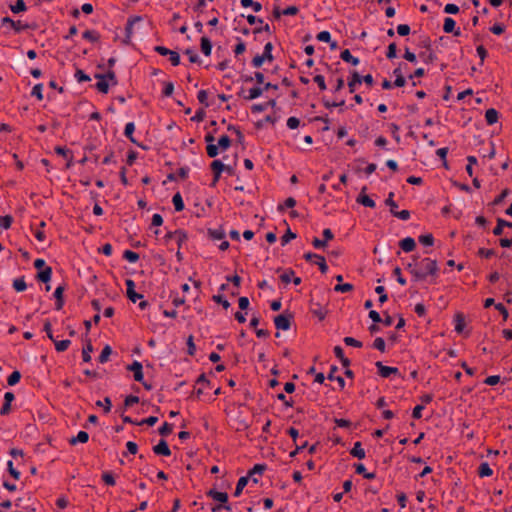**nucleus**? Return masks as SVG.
I'll return each instance as SVG.
<instances>
[{"mask_svg": "<svg viewBox=\"0 0 512 512\" xmlns=\"http://www.w3.org/2000/svg\"><path fill=\"white\" fill-rule=\"evenodd\" d=\"M406 269L413 276L414 281H424L428 276H436L438 272L437 262L431 258H423L413 256L412 262L408 263Z\"/></svg>", "mask_w": 512, "mask_h": 512, "instance_id": "obj_1", "label": "nucleus"}, {"mask_svg": "<svg viewBox=\"0 0 512 512\" xmlns=\"http://www.w3.org/2000/svg\"><path fill=\"white\" fill-rule=\"evenodd\" d=\"M117 81L113 71H108L105 74L98 73V91L107 93L110 86L116 85Z\"/></svg>", "mask_w": 512, "mask_h": 512, "instance_id": "obj_2", "label": "nucleus"}, {"mask_svg": "<svg viewBox=\"0 0 512 512\" xmlns=\"http://www.w3.org/2000/svg\"><path fill=\"white\" fill-rule=\"evenodd\" d=\"M272 49H273L272 43L271 42L266 43L265 46H264L263 53L261 55H256L252 59V65L255 68H259L264 63V61L271 62L273 60Z\"/></svg>", "mask_w": 512, "mask_h": 512, "instance_id": "obj_3", "label": "nucleus"}, {"mask_svg": "<svg viewBox=\"0 0 512 512\" xmlns=\"http://www.w3.org/2000/svg\"><path fill=\"white\" fill-rule=\"evenodd\" d=\"M292 316L290 314H280L275 317L274 323L278 330H288L290 328Z\"/></svg>", "mask_w": 512, "mask_h": 512, "instance_id": "obj_4", "label": "nucleus"}, {"mask_svg": "<svg viewBox=\"0 0 512 512\" xmlns=\"http://www.w3.org/2000/svg\"><path fill=\"white\" fill-rule=\"evenodd\" d=\"M305 259L308 261H314V264H317L322 273H326L328 270V266L326 264L325 258L321 255L314 253H307L304 255Z\"/></svg>", "mask_w": 512, "mask_h": 512, "instance_id": "obj_5", "label": "nucleus"}, {"mask_svg": "<svg viewBox=\"0 0 512 512\" xmlns=\"http://www.w3.org/2000/svg\"><path fill=\"white\" fill-rule=\"evenodd\" d=\"M376 367L378 369V372L379 374L384 377V378H388L390 377L392 374H396L398 373V369L395 368V367H389V366H385L382 364V362L378 361L376 362Z\"/></svg>", "mask_w": 512, "mask_h": 512, "instance_id": "obj_6", "label": "nucleus"}, {"mask_svg": "<svg viewBox=\"0 0 512 512\" xmlns=\"http://www.w3.org/2000/svg\"><path fill=\"white\" fill-rule=\"evenodd\" d=\"M153 452L162 456L171 455V450L165 440H160L159 443L153 447Z\"/></svg>", "mask_w": 512, "mask_h": 512, "instance_id": "obj_7", "label": "nucleus"}, {"mask_svg": "<svg viewBox=\"0 0 512 512\" xmlns=\"http://www.w3.org/2000/svg\"><path fill=\"white\" fill-rule=\"evenodd\" d=\"M126 287H127V297L133 303H135L138 299H141L143 297L141 294H138L135 292V290H134L135 284L132 280H130V279L126 280Z\"/></svg>", "mask_w": 512, "mask_h": 512, "instance_id": "obj_8", "label": "nucleus"}, {"mask_svg": "<svg viewBox=\"0 0 512 512\" xmlns=\"http://www.w3.org/2000/svg\"><path fill=\"white\" fill-rule=\"evenodd\" d=\"M168 239L175 240L177 245L181 247L182 243L186 241L187 236L182 230H176L166 235Z\"/></svg>", "mask_w": 512, "mask_h": 512, "instance_id": "obj_9", "label": "nucleus"}, {"mask_svg": "<svg viewBox=\"0 0 512 512\" xmlns=\"http://www.w3.org/2000/svg\"><path fill=\"white\" fill-rule=\"evenodd\" d=\"M207 496L212 498L215 501L226 504L228 501V494L225 492H219L214 489H211L207 492Z\"/></svg>", "mask_w": 512, "mask_h": 512, "instance_id": "obj_10", "label": "nucleus"}, {"mask_svg": "<svg viewBox=\"0 0 512 512\" xmlns=\"http://www.w3.org/2000/svg\"><path fill=\"white\" fill-rule=\"evenodd\" d=\"M128 368L134 373L135 381L141 382L143 380L142 364L140 362L135 361Z\"/></svg>", "mask_w": 512, "mask_h": 512, "instance_id": "obj_11", "label": "nucleus"}, {"mask_svg": "<svg viewBox=\"0 0 512 512\" xmlns=\"http://www.w3.org/2000/svg\"><path fill=\"white\" fill-rule=\"evenodd\" d=\"M401 249L405 252H411L415 249L416 243L412 237H406L399 242Z\"/></svg>", "mask_w": 512, "mask_h": 512, "instance_id": "obj_12", "label": "nucleus"}, {"mask_svg": "<svg viewBox=\"0 0 512 512\" xmlns=\"http://www.w3.org/2000/svg\"><path fill=\"white\" fill-rule=\"evenodd\" d=\"M365 188L362 189L361 194L357 198V202L362 204L363 206L374 208L375 202L368 195L364 194Z\"/></svg>", "mask_w": 512, "mask_h": 512, "instance_id": "obj_13", "label": "nucleus"}, {"mask_svg": "<svg viewBox=\"0 0 512 512\" xmlns=\"http://www.w3.org/2000/svg\"><path fill=\"white\" fill-rule=\"evenodd\" d=\"M340 57L343 61L351 63L354 66L359 64V59L352 56V54L350 53V51L348 49H345L344 51H342Z\"/></svg>", "mask_w": 512, "mask_h": 512, "instance_id": "obj_14", "label": "nucleus"}, {"mask_svg": "<svg viewBox=\"0 0 512 512\" xmlns=\"http://www.w3.org/2000/svg\"><path fill=\"white\" fill-rule=\"evenodd\" d=\"M277 272L280 273V279L284 284H289L292 281V277L294 276V271L291 269L281 270L278 269Z\"/></svg>", "mask_w": 512, "mask_h": 512, "instance_id": "obj_15", "label": "nucleus"}, {"mask_svg": "<svg viewBox=\"0 0 512 512\" xmlns=\"http://www.w3.org/2000/svg\"><path fill=\"white\" fill-rule=\"evenodd\" d=\"M336 371H337V367L332 366L330 369V373L328 374V379L336 380L340 389H343L345 387V380L341 376L334 375Z\"/></svg>", "mask_w": 512, "mask_h": 512, "instance_id": "obj_16", "label": "nucleus"}, {"mask_svg": "<svg viewBox=\"0 0 512 512\" xmlns=\"http://www.w3.org/2000/svg\"><path fill=\"white\" fill-rule=\"evenodd\" d=\"M362 77L359 75L358 72L354 71L352 73L351 80L348 82V87L351 93L355 91V87L357 84H361Z\"/></svg>", "mask_w": 512, "mask_h": 512, "instance_id": "obj_17", "label": "nucleus"}, {"mask_svg": "<svg viewBox=\"0 0 512 512\" xmlns=\"http://www.w3.org/2000/svg\"><path fill=\"white\" fill-rule=\"evenodd\" d=\"M89 439V435L85 431H80L76 437L70 439L71 445H76L77 443H86Z\"/></svg>", "mask_w": 512, "mask_h": 512, "instance_id": "obj_18", "label": "nucleus"}, {"mask_svg": "<svg viewBox=\"0 0 512 512\" xmlns=\"http://www.w3.org/2000/svg\"><path fill=\"white\" fill-rule=\"evenodd\" d=\"M350 453L352 456H354L358 459L365 458V450L362 448V445L360 442H356L354 444V447L352 448Z\"/></svg>", "mask_w": 512, "mask_h": 512, "instance_id": "obj_19", "label": "nucleus"}, {"mask_svg": "<svg viewBox=\"0 0 512 512\" xmlns=\"http://www.w3.org/2000/svg\"><path fill=\"white\" fill-rule=\"evenodd\" d=\"M2 22L3 23H9L12 26V28L15 29L16 31H20L22 29L28 28L27 24H22L21 21H14V20H12L9 17L3 18Z\"/></svg>", "mask_w": 512, "mask_h": 512, "instance_id": "obj_20", "label": "nucleus"}, {"mask_svg": "<svg viewBox=\"0 0 512 512\" xmlns=\"http://www.w3.org/2000/svg\"><path fill=\"white\" fill-rule=\"evenodd\" d=\"M485 119L489 125L496 123L498 120V112L493 108L488 109L485 113Z\"/></svg>", "mask_w": 512, "mask_h": 512, "instance_id": "obj_21", "label": "nucleus"}, {"mask_svg": "<svg viewBox=\"0 0 512 512\" xmlns=\"http://www.w3.org/2000/svg\"><path fill=\"white\" fill-rule=\"evenodd\" d=\"M478 474L480 477H489L493 474V470L490 468L487 462H483L479 466Z\"/></svg>", "mask_w": 512, "mask_h": 512, "instance_id": "obj_22", "label": "nucleus"}, {"mask_svg": "<svg viewBox=\"0 0 512 512\" xmlns=\"http://www.w3.org/2000/svg\"><path fill=\"white\" fill-rule=\"evenodd\" d=\"M212 44L211 41L207 37L201 38V51L205 56H209L211 54Z\"/></svg>", "mask_w": 512, "mask_h": 512, "instance_id": "obj_23", "label": "nucleus"}, {"mask_svg": "<svg viewBox=\"0 0 512 512\" xmlns=\"http://www.w3.org/2000/svg\"><path fill=\"white\" fill-rule=\"evenodd\" d=\"M211 169L213 170V172H217V173H222V171L224 170H227V171H231V168L228 167V166H225L222 161L220 160H214L212 163H211Z\"/></svg>", "mask_w": 512, "mask_h": 512, "instance_id": "obj_24", "label": "nucleus"}, {"mask_svg": "<svg viewBox=\"0 0 512 512\" xmlns=\"http://www.w3.org/2000/svg\"><path fill=\"white\" fill-rule=\"evenodd\" d=\"M111 354H112L111 347L109 345H105L98 357V361L101 363H106L109 360V357Z\"/></svg>", "mask_w": 512, "mask_h": 512, "instance_id": "obj_25", "label": "nucleus"}, {"mask_svg": "<svg viewBox=\"0 0 512 512\" xmlns=\"http://www.w3.org/2000/svg\"><path fill=\"white\" fill-rule=\"evenodd\" d=\"M505 226H510L512 228V223L499 218L497 220V226L493 230L494 235H501Z\"/></svg>", "mask_w": 512, "mask_h": 512, "instance_id": "obj_26", "label": "nucleus"}, {"mask_svg": "<svg viewBox=\"0 0 512 512\" xmlns=\"http://www.w3.org/2000/svg\"><path fill=\"white\" fill-rule=\"evenodd\" d=\"M263 91H264L263 88L253 87V88L249 89L248 95L245 96V99H247V100L256 99L262 95Z\"/></svg>", "mask_w": 512, "mask_h": 512, "instance_id": "obj_27", "label": "nucleus"}, {"mask_svg": "<svg viewBox=\"0 0 512 512\" xmlns=\"http://www.w3.org/2000/svg\"><path fill=\"white\" fill-rule=\"evenodd\" d=\"M173 205L177 212H180L184 209L183 199L180 193H176L172 198Z\"/></svg>", "mask_w": 512, "mask_h": 512, "instance_id": "obj_28", "label": "nucleus"}, {"mask_svg": "<svg viewBox=\"0 0 512 512\" xmlns=\"http://www.w3.org/2000/svg\"><path fill=\"white\" fill-rule=\"evenodd\" d=\"M248 476H244V477H241L238 482H237V485H236V489H235V492H234V496L238 497L242 490L244 489V487L247 485L248 483Z\"/></svg>", "mask_w": 512, "mask_h": 512, "instance_id": "obj_29", "label": "nucleus"}, {"mask_svg": "<svg viewBox=\"0 0 512 512\" xmlns=\"http://www.w3.org/2000/svg\"><path fill=\"white\" fill-rule=\"evenodd\" d=\"M208 234L210 236L211 239L213 240H223L224 237H225V232L223 229L219 228V229H210L208 231Z\"/></svg>", "mask_w": 512, "mask_h": 512, "instance_id": "obj_30", "label": "nucleus"}, {"mask_svg": "<svg viewBox=\"0 0 512 512\" xmlns=\"http://www.w3.org/2000/svg\"><path fill=\"white\" fill-rule=\"evenodd\" d=\"M243 7H252L255 12H259L262 9V5L254 0H241Z\"/></svg>", "mask_w": 512, "mask_h": 512, "instance_id": "obj_31", "label": "nucleus"}, {"mask_svg": "<svg viewBox=\"0 0 512 512\" xmlns=\"http://www.w3.org/2000/svg\"><path fill=\"white\" fill-rule=\"evenodd\" d=\"M37 277L41 282L47 283L51 278V268L46 267L44 270H41Z\"/></svg>", "mask_w": 512, "mask_h": 512, "instance_id": "obj_32", "label": "nucleus"}, {"mask_svg": "<svg viewBox=\"0 0 512 512\" xmlns=\"http://www.w3.org/2000/svg\"><path fill=\"white\" fill-rule=\"evenodd\" d=\"M217 145L221 150L225 151L230 147L231 140L227 135H223L219 138Z\"/></svg>", "mask_w": 512, "mask_h": 512, "instance_id": "obj_33", "label": "nucleus"}, {"mask_svg": "<svg viewBox=\"0 0 512 512\" xmlns=\"http://www.w3.org/2000/svg\"><path fill=\"white\" fill-rule=\"evenodd\" d=\"M455 24L456 23L452 18H450V17L445 18L444 25H443L444 32H446V33L454 32Z\"/></svg>", "mask_w": 512, "mask_h": 512, "instance_id": "obj_34", "label": "nucleus"}, {"mask_svg": "<svg viewBox=\"0 0 512 512\" xmlns=\"http://www.w3.org/2000/svg\"><path fill=\"white\" fill-rule=\"evenodd\" d=\"M123 257L130 263H135L139 259V255L131 250H125L123 253Z\"/></svg>", "mask_w": 512, "mask_h": 512, "instance_id": "obj_35", "label": "nucleus"}, {"mask_svg": "<svg viewBox=\"0 0 512 512\" xmlns=\"http://www.w3.org/2000/svg\"><path fill=\"white\" fill-rule=\"evenodd\" d=\"M393 197H394V193L390 192L388 194L387 199L385 200V204L390 207V212L392 214L395 213V211L397 210V207H398L396 202L393 200Z\"/></svg>", "mask_w": 512, "mask_h": 512, "instance_id": "obj_36", "label": "nucleus"}, {"mask_svg": "<svg viewBox=\"0 0 512 512\" xmlns=\"http://www.w3.org/2000/svg\"><path fill=\"white\" fill-rule=\"evenodd\" d=\"M356 473L362 474L366 479H373L375 477L374 473H366L365 466L363 464H357L355 466Z\"/></svg>", "mask_w": 512, "mask_h": 512, "instance_id": "obj_37", "label": "nucleus"}, {"mask_svg": "<svg viewBox=\"0 0 512 512\" xmlns=\"http://www.w3.org/2000/svg\"><path fill=\"white\" fill-rule=\"evenodd\" d=\"M10 9L13 13H19L26 10V5L23 0H17L14 5L10 6Z\"/></svg>", "mask_w": 512, "mask_h": 512, "instance_id": "obj_38", "label": "nucleus"}, {"mask_svg": "<svg viewBox=\"0 0 512 512\" xmlns=\"http://www.w3.org/2000/svg\"><path fill=\"white\" fill-rule=\"evenodd\" d=\"M92 351H93V345L89 341L87 346L82 351L83 360L85 362H89L91 360V353H92Z\"/></svg>", "mask_w": 512, "mask_h": 512, "instance_id": "obj_39", "label": "nucleus"}, {"mask_svg": "<svg viewBox=\"0 0 512 512\" xmlns=\"http://www.w3.org/2000/svg\"><path fill=\"white\" fill-rule=\"evenodd\" d=\"M419 242L425 246H432L434 244V238L432 234H425L419 236Z\"/></svg>", "mask_w": 512, "mask_h": 512, "instance_id": "obj_40", "label": "nucleus"}, {"mask_svg": "<svg viewBox=\"0 0 512 512\" xmlns=\"http://www.w3.org/2000/svg\"><path fill=\"white\" fill-rule=\"evenodd\" d=\"M63 291L64 288L62 286L58 287L55 290V297L57 299V309L60 310L63 306Z\"/></svg>", "mask_w": 512, "mask_h": 512, "instance_id": "obj_41", "label": "nucleus"}, {"mask_svg": "<svg viewBox=\"0 0 512 512\" xmlns=\"http://www.w3.org/2000/svg\"><path fill=\"white\" fill-rule=\"evenodd\" d=\"M219 147L216 144H208L206 147L207 155L211 158H215L218 154Z\"/></svg>", "mask_w": 512, "mask_h": 512, "instance_id": "obj_42", "label": "nucleus"}, {"mask_svg": "<svg viewBox=\"0 0 512 512\" xmlns=\"http://www.w3.org/2000/svg\"><path fill=\"white\" fill-rule=\"evenodd\" d=\"M134 130H135V125H134L133 122H129V123L126 124L124 134L132 142H135V140L132 137Z\"/></svg>", "mask_w": 512, "mask_h": 512, "instance_id": "obj_43", "label": "nucleus"}, {"mask_svg": "<svg viewBox=\"0 0 512 512\" xmlns=\"http://www.w3.org/2000/svg\"><path fill=\"white\" fill-rule=\"evenodd\" d=\"M13 287L15 288L16 291L22 292L26 289L27 285H26L25 280L23 278H20V279L14 280Z\"/></svg>", "mask_w": 512, "mask_h": 512, "instance_id": "obj_44", "label": "nucleus"}, {"mask_svg": "<svg viewBox=\"0 0 512 512\" xmlns=\"http://www.w3.org/2000/svg\"><path fill=\"white\" fill-rule=\"evenodd\" d=\"M468 164L466 166V171L470 177L473 176V168L472 166L477 163V159L475 156H468L467 157Z\"/></svg>", "mask_w": 512, "mask_h": 512, "instance_id": "obj_45", "label": "nucleus"}, {"mask_svg": "<svg viewBox=\"0 0 512 512\" xmlns=\"http://www.w3.org/2000/svg\"><path fill=\"white\" fill-rule=\"evenodd\" d=\"M198 101L203 104L205 107L209 106V103L207 101L208 99V93L206 90H200L197 95Z\"/></svg>", "mask_w": 512, "mask_h": 512, "instance_id": "obj_46", "label": "nucleus"}, {"mask_svg": "<svg viewBox=\"0 0 512 512\" xmlns=\"http://www.w3.org/2000/svg\"><path fill=\"white\" fill-rule=\"evenodd\" d=\"M173 431V426L167 422H165L160 428H159V433L162 435V436H167L169 435L170 433H172Z\"/></svg>", "mask_w": 512, "mask_h": 512, "instance_id": "obj_47", "label": "nucleus"}, {"mask_svg": "<svg viewBox=\"0 0 512 512\" xmlns=\"http://www.w3.org/2000/svg\"><path fill=\"white\" fill-rule=\"evenodd\" d=\"M344 343L348 346H353V347H356V348H361L362 347V342L356 340L355 338L353 337H345L344 338Z\"/></svg>", "mask_w": 512, "mask_h": 512, "instance_id": "obj_48", "label": "nucleus"}, {"mask_svg": "<svg viewBox=\"0 0 512 512\" xmlns=\"http://www.w3.org/2000/svg\"><path fill=\"white\" fill-rule=\"evenodd\" d=\"M295 238L296 234L293 233L290 229H288L287 232L281 238L282 245H286L288 242Z\"/></svg>", "mask_w": 512, "mask_h": 512, "instance_id": "obj_49", "label": "nucleus"}, {"mask_svg": "<svg viewBox=\"0 0 512 512\" xmlns=\"http://www.w3.org/2000/svg\"><path fill=\"white\" fill-rule=\"evenodd\" d=\"M353 289V286L352 284L350 283H345V284H338L334 287V290L337 291V292H349Z\"/></svg>", "mask_w": 512, "mask_h": 512, "instance_id": "obj_50", "label": "nucleus"}, {"mask_svg": "<svg viewBox=\"0 0 512 512\" xmlns=\"http://www.w3.org/2000/svg\"><path fill=\"white\" fill-rule=\"evenodd\" d=\"M375 292L379 294V302L381 304L387 301V294L385 293V288L383 286H377L375 288Z\"/></svg>", "mask_w": 512, "mask_h": 512, "instance_id": "obj_51", "label": "nucleus"}, {"mask_svg": "<svg viewBox=\"0 0 512 512\" xmlns=\"http://www.w3.org/2000/svg\"><path fill=\"white\" fill-rule=\"evenodd\" d=\"M102 479L107 485H115V479L111 472H104L102 474Z\"/></svg>", "mask_w": 512, "mask_h": 512, "instance_id": "obj_52", "label": "nucleus"}, {"mask_svg": "<svg viewBox=\"0 0 512 512\" xmlns=\"http://www.w3.org/2000/svg\"><path fill=\"white\" fill-rule=\"evenodd\" d=\"M373 347L377 350L384 352L385 351V341L383 338L378 337L374 340Z\"/></svg>", "mask_w": 512, "mask_h": 512, "instance_id": "obj_53", "label": "nucleus"}, {"mask_svg": "<svg viewBox=\"0 0 512 512\" xmlns=\"http://www.w3.org/2000/svg\"><path fill=\"white\" fill-rule=\"evenodd\" d=\"M0 224L4 229H9L12 224V217L9 215L1 217Z\"/></svg>", "mask_w": 512, "mask_h": 512, "instance_id": "obj_54", "label": "nucleus"}, {"mask_svg": "<svg viewBox=\"0 0 512 512\" xmlns=\"http://www.w3.org/2000/svg\"><path fill=\"white\" fill-rule=\"evenodd\" d=\"M397 33L400 36H407L410 33V27L407 24H400L397 27Z\"/></svg>", "mask_w": 512, "mask_h": 512, "instance_id": "obj_55", "label": "nucleus"}, {"mask_svg": "<svg viewBox=\"0 0 512 512\" xmlns=\"http://www.w3.org/2000/svg\"><path fill=\"white\" fill-rule=\"evenodd\" d=\"M168 56H169V60L173 66L179 65L180 56L176 51H171Z\"/></svg>", "mask_w": 512, "mask_h": 512, "instance_id": "obj_56", "label": "nucleus"}, {"mask_svg": "<svg viewBox=\"0 0 512 512\" xmlns=\"http://www.w3.org/2000/svg\"><path fill=\"white\" fill-rule=\"evenodd\" d=\"M444 12L447 14H456L459 12V7L455 4H446L444 7Z\"/></svg>", "mask_w": 512, "mask_h": 512, "instance_id": "obj_57", "label": "nucleus"}, {"mask_svg": "<svg viewBox=\"0 0 512 512\" xmlns=\"http://www.w3.org/2000/svg\"><path fill=\"white\" fill-rule=\"evenodd\" d=\"M317 39L321 42H330L331 35L328 31H321L317 34Z\"/></svg>", "mask_w": 512, "mask_h": 512, "instance_id": "obj_58", "label": "nucleus"}, {"mask_svg": "<svg viewBox=\"0 0 512 512\" xmlns=\"http://www.w3.org/2000/svg\"><path fill=\"white\" fill-rule=\"evenodd\" d=\"M300 121L296 117H289L287 120V127L289 129H296L299 127Z\"/></svg>", "mask_w": 512, "mask_h": 512, "instance_id": "obj_59", "label": "nucleus"}, {"mask_svg": "<svg viewBox=\"0 0 512 512\" xmlns=\"http://www.w3.org/2000/svg\"><path fill=\"white\" fill-rule=\"evenodd\" d=\"M213 300L217 303H220L222 304V306L225 308V309H228L230 307V303L221 295H214L213 296Z\"/></svg>", "mask_w": 512, "mask_h": 512, "instance_id": "obj_60", "label": "nucleus"}, {"mask_svg": "<svg viewBox=\"0 0 512 512\" xmlns=\"http://www.w3.org/2000/svg\"><path fill=\"white\" fill-rule=\"evenodd\" d=\"M464 326H465V323H464L463 317L461 315H457L456 316L455 330L460 333V332L463 331Z\"/></svg>", "mask_w": 512, "mask_h": 512, "instance_id": "obj_61", "label": "nucleus"}, {"mask_svg": "<svg viewBox=\"0 0 512 512\" xmlns=\"http://www.w3.org/2000/svg\"><path fill=\"white\" fill-rule=\"evenodd\" d=\"M396 52H397L396 44L395 43L389 44L387 54H386L387 58H389V59L395 58Z\"/></svg>", "mask_w": 512, "mask_h": 512, "instance_id": "obj_62", "label": "nucleus"}, {"mask_svg": "<svg viewBox=\"0 0 512 512\" xmlns=\"http://www.w3.org/2000/svg\"><path fill=\"white\" fill-rule=\"evenodd\" d=\"M20 373L18 371H14L9 377H8V384L9 385H14L16 383H18V381L20 380Z\"/></svg>", "mask_w": 512, "mask_h": 512, "instance_id": "obj_63", "label": "nucleus"}, {"mask_svg": "<svg viewBox=\"0 0 512 512\" xmlns=\"http://www.w3.org/2000/svg\"><path fill=\"white\" fill-rule=\"evenodd\" d=\"M393 215L401 220H408L410 218V212L408 210H402L400 212L396 210Z\"/></svg>", "mask_w": 512, "mask_h": 512, "instance_id": "obj_64", "label": "nucleus"}]
</instances>
